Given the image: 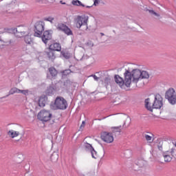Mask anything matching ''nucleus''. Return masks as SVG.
Masks as SVG:
<instances>
[{
    "mask_svg": "<svg viewBox=\"0 0 176 176\" xmlns=\"http://www.w3.org/2000/svg\"><path fill=\"white\" fill-rule=\"evenodd\" d=\"M124 78L123 79L120 76L116 75L114 80L120 89L126 90V89L131 87V85H133V83L137 85L141 79H148L149 73L146 71H141L139 69H135V67H134V65L131 64L125 69Z\"/></svg>",
    "mask_w": 176,
    "mask_h": 176,
    "instance_id": "obj_1",
    "label": "nucleus"
},
{
    "mask_svg": "<svg viewBox=\"0 0 176 176\" xmlns=\"http://www.w3.org/2000/svg\"><path fill=\"white\" fill-rule=\"evenodd\" d=\"M145 107L150 112H152L153 109H160L163 107V98L159 94L155 95L153 99L148 98L145 100Z\"/></svg>",
    "mask_w": 176,
    "mask_h": 176,
    "instance_id": "obj_2",
    "label": "nucleus"
},
{
    "mask_svg": "<svg viewBox=\"0 0 176 176\" xmlns=\"http://www.w3.org/2000/svg\"><path fill=\"white\" fill-rule=\"evenodd\" d=\"M37 118L41 122L46 123L53 119V113L50 110L42 109L38 112Z\"/></svg>",
    "mask_w": 176,
    "mask_h": 176,
    "instance_id": "obj_3",
    "label": "nucleus"
},
{
    "mask_svg": "<svg viewBox=\"0 0 176 176\" xmlns=\"http://www.w3.org/2000/svg\"><path fill=\"white\" fill-rule=\"evenodd\" d=\"M17 6V2L16 0L12 1L10 3H8L5 6L3 10L1 12L3 16H9V14H14L16 13V7Z\"/></svg>",
    "mask_w": 176,
    "mask_h": 176,
    "instance_id": "obj_4",
    "label": "nucleus"
},
{
    "mask_svg": "<svg viewBox=\"0 0 176 176\" xmlns=\"http://www.w3.org/2000/svg\"><path fill=\"white\" fill-rule=\"evenodd\" d=\"M175 148L173 146L169 145L168 149L162 153L164 162H166V163H170V162L173 160V158L175 157Z\"/></svg>",
    "mask_w": 176,
    "mask_h": 176,
    "instance_id": "obj_5",
    "label": "nucleus"
},
{
    "mask_svg": "<svg viewBox=\"0 0 176 176\" xmlns=\"http://www.w3.org/2000/svg\"><path fill=\"white\" fill-rule=\"evenodd\" d=\"M54 105L55 107V109L64 110L67 109V107H68V103L64 98L58 96L55 100Z\"/></svg>",
    "mask_w": 176,
    "mask_h": 176,
    "instance_id": "obj_6",
    "label": "nucleus"
},
{
    "mask_svg": "<svg viewBox=\"0 0 176 176\" xmlns=\"http://www.w3.org/2000/svg\"><path fill=\"white\" fill-rule=\"evenodd\" d=\"M166 99L168 100L170 104L174 105L176 104V95H175V90L174 88H169L168 90L166 92Z\"/></svg>",
    "mask_w": 176,
    "mask_h": 176,
    "instance_id": "obj_7",
    "label": "nucleus"
},
{
    "mask_svg": "<svg viewBox=\"0 0 176 176\" xmlns=\"http://www.w3.org/2000/svg\"><path fill=\"white\" fill-rule=\"evenodd\" d=\"M16 36H17V38H23V36H25L26 35H28V34H30V29H28V28L25 27V26H18L16 28Z\"/></svg>",
    "mask_w": 176,
    "mask_h": 176,
    "instance_id": "obj_8",
    "label": "nucleus"
},
{
    "mask_svg": "<svg viewBox=\"0 0 176 176\" xmlns=\"http://www.w3.org/2000/svg\"><path fill=\"white\" fill-rule=\"evenodd\" d=\"M76 27L77 28L85 27L84 30H87L89 28L87 26V19L85 17L78 16L76 19Z\"/></svg>",
    "mask_w": 176,
    "mask_h": 176,
    "instance_id": "obj_9",
    "label": "nucleus"
},
{
    "mask_svg": "<svg viewBox=\"0 0 176 176\" xmlns=\"http://www.w3.org/2000/svg\"><path fill=\"white\" fill-rule=\"evenodd\" d=\"M43 31H45V25L43 23L39 22L36 23L35 25L34 36H37L38 38H40Z\"/></svg>",
    "mask_w": 176,
    "mask_h": 176,
    "instance_id": "obj_10",
    "label": "nucleus"
},
{
    "mask_svg": "<svg viewBox=\"0 0 176 176\" xmlns=\"http://www.w3.org/2000/svg\"><path fill=\"white\" fill-rule=\"evenodd\" d=\"M101 139L107 144H112L113 142V135L109 132H103L101 135Z\"/></svg>",
    "mask_w": 176,
    "mask_h": 176,
    "instance_id": "obj_11",
    "label": "nucleus"
},
{
    "mask_svg": "<svg viewBox=\"0 0 176 176\" xmlns=\"http://www.w3.org/2000/svg\"><path fill=\"white\" fill-rule=\"evenodd\" d=\"M52 30H47L44 32L43 35L41 36V39L45 45H47V41L52 39Z\"/></svg>",
    "mask_w": 176,
    "mask_h": 176,
    "instance_id": "obj_12",
    "label": "nucleus"
},
{
    "mask_svg": "<svg viewBox=\"0 0 176 176\" xmlns=\"http://www.w3.org/2000/svg\"><path fill=\"white\" fill-rule=\"evenodd\" d=\"M49 50L54 52H61V44L58 43H53L49 46Z\"/></svg>",
    "mask_w": 176,
    "mask_h": 176,
    "instance_id": "obj_13",
    "label": "nucleus"
},
{
    "mask_svg": "<svg viewBox=\"0 0 176 176\" xmlns=\"http://www.w3.org/2000/svg\"><path fill=\"white\" fill-rule=\"evenodd\" d=\"M47 101V96L43 95L38 99L39 107H45L46 105V102Z\"/></svg>",
    "mask_w": 176,
    "mask_h": 176,
    "instance_id": "obj_14",
    "label": "nucleus"
},
{
    "mask_svg": "<svg viewBox=\"0 0 176 176\" xmlns=\"http://www.w3.org/2000/svg\"><path fill=\"white\" fill-rule=\"evenodd\" d=\"M45 53L48 58H50V60H54V58H56V53L52 50H49L48 48V50L46 51Z\"/></svg>",
    "mask_w": 176,
    "mask_h": 176,
    "instance_id": "obj_15",
    "label": "nucleus"
},
{
    "mask_svg": "<svg viewBox=\"0 0 176 176\" xmlns=\"http://www.w3.org/2000/svg\"><path fill=\"white\" fill-rule=\"evenodd\" d=\"M8 135L9 137H10V138H16V137H19V135H20V132L14 130H10L8 132Z\"/></svg>",
    "mask_w": 176,
    "mask_h": 176,
    "instance_id": "obj_16",
    "label": "nucleus"
},
{
    "mask_svg": "<svg viewBox=\"0 0 176 176\" xmlns=\"http://www.w3.org/2000/svg\"><path fill=\"white\" fill-rule=\"evenodd\" d=\"M60 54L63 56V57H64V58H66V60H68V58H71V54H69V52H68V51L66 50H63L60 52Z\"/></svg>",
    "mask_w": 176,
    "mask_h": 176,
    "instance_id": "obj_17",
    "label": "nucleus"
},
{
    "mask_svg": "<svg viewBox=\"0 0 176 176\" xmlns=\"http://www.w3.org/2000/svg\"><path fill=\"white\" fill-rule=\"evenodd\" d=\"M24 36L25 43H27L28 45H31V43H32V38H31V34H30L29 33Z\"/></svg>",
    "mask_w": 176,
    "mask_h": 176,
    "instance_id": "obj_18",
    "label": "nucleus"
},
{
    "mask_svg": "<svg viewBox=\"0 0 176 176\" xmlns=\"http://www.w3.org/2000/svg\"><path fill=\"white\" fill-rule=\"evenodd\" d=\"M144 138L150 144H152V142H153L154 139H153V135L152 133H150L149 135H145Z\"/></svg>",
    "mask_w": 176,
    "mask_h": 176,
    "instance_id": "obj_19",
    "label": "nucleus"
},
{
    "mask_svg": "<svg viewBox=\"0 0 176 176\" xmlns=\"http://www.w3.org/2000/svg\"><path fill=\"white\" fill-rule=\"evenodd\" d=\"M49 72L52 77L57 76V70L54 67H50Z\"/></svg>",
    "mask_w": 176,
    "mask_h": 176,
    "instance_id": "obj_20",
    "label": "nucleus"
},
{
    "mask_svg": "<svg viewBox=\"0 0 176 176\" xmlns=\"http://www.w3.org/2000/svg\"><path fill=\"white\" fill-rule=\"evenodd\" d=\"M72 3L74 6H82V8L85 6V4L82 3L79 0H72Z\"/></svg>",
    "mask_w": 176,
    "mask_h": 176,
    "instance_id": "obj_21",
    "label": "nucleus"
},
{
    "mask_svg": "<svg viewBox=\"0 0 176 176\" xmlns=\"http://www.w3.org/2000/svg\"><path fill=\"white\" fill-rule=\"evenodd\" d=\"M84 148L85 151H89V152H91L94 149L93 146L87 142L84 143Z\"/></svg>",
    "mask_w": 176,
    "mask_h": 176,
    "instance_id": "obj_22",
    "label": "nucleus"
},
{
    "mask_svg": "<svg viewBox=\"0 0 176 176\" xmlns=\"http://www.w3.org/2000/svg\"><path fill=\"white\" fill-rule=\"evenodd\" d=\"M67 28V25L64 23H58L57 25V29L60 31H64Z\"/></svg>",
    "mask_w": 176,
    "mask_h": 176,
    "instance_id": "obj_23",
    "label": "nucleus"
},
{
    "mask_svg": "<svg viewBox=\"0 0 176 176\" xmlns=\"http://www.w3.org/2000/svg\"><path fill=\"white\" fill-rule=\"evenodd\" d=\"M157 148L159 149V151H163V140L159 139L157 140Z\"/></svg>",
    "mask_w": 176,
    "mask_h": 176,
    "instance_id": "obj_24",
    "label": "nucleus"
},
{
    "mask_svg": "<svg viewBox=\"0 0 176 176\" xmlns=\"http://www.w3.org/2000/svg\"><path fill=\"white\" fill-rule=\"evenodd\" d=\"M63 32H65V34H66L67 35H72V30H71V29L68 28V26H66Z\"/></svg>",
    "mask_w": 176,
    "mask_h": 176,
    "instance_id": "obj_25",
    "label": "nucleus"
},
{
    "mask_svg": "<svg viewBox=\"0 0 176 176\" xmlns=\"http://www.w3.org/2000/svg\"><path fill=\"white\" fill-rule=\"evenodd\" d=\"M16 93H17V94L20 93V89H19L16 88V87L12 88V89H11L10 91V94H16Z\"/></svg>",
    "mask_w": 176,
    "mask_h": 176,
    "instance_id": "obj_26",
    "label": "nucleus"
},
{
    "mask_svg": "<svg viewBox=\"0 0 176 176\" xmlns=\"http://www.w3.org/2000/svg\"><path fill=\"white\" fill-rule=\"evenodd\" d=\"M90 152L94 159H97L98 157V154H97V151H94V148L92 149Z\"/></svg>",
    "mask_w": 176,
    "mask_h": 176,
    "instance_id": "obj_27",
    "label": "nucleus"
},
{
    "mask_svg": "<svg viewBox=\"0 0 176 176\" xmlns=\"http://www.w3.org/2000/svg\"><path fill=\"white\" fill-rule=\"evenodd\" d=\"M111 129H112L113 131H116L117 133H120V129H122V126H113Z\"/></svg>",
    "mask_w": 176,
    "mask_h": 176,
    "instance_id": "obj_28",
    "label": "nucleus"
},
{
    "mask_svg": "<svg viewBox=\"0 0 176 176\" xmlns=\"http://www.w3.org/2000/svg\"><path fill=\"white\" fill-rule=\"evenodd\" d=\"M51 160L52 161H57L58 160V154H52L51 156Z\"/></svg>",
    "mask_w": 176,
    "mask_h": 176,
    "instance_id": "obj_29",
    "label": "nucleus"
},
{
    "mask_svg": "<svg viewBox=\"0 0 176 176\" xmlns=\"http://www.w3.org/2000/svg\"><path fill=\"white\" fill-rule=\"evenodd\" d=\"M45 20L46 21H50V23H53V21H54V18L50 16V17H47Z\"/></svg>",
    "mask_w": 176,
    "mask_h": 176,
    "instance_id": "obj_30",
    "label": "nucleus"
},
{
    "mask_svg": "<svg viewBox=\"0 0 176 176\" xmlns=\"http://www.w3.org/2000/svg\"><path fill=\"white\" fill-rule=\"evenodd\" d=\"M28 89H26V90H21L20 89V93H21L22 94H24L25 96V94H28Z\"/></svg>",
    "mask_w": 176,
    "mask_h": 176,
    "instance_id": "obj_31",
    "label": "nucleus"
},
{
    "mask_svg": "<svg viewBox=\"0 0 176 176\" xmlns=\"http://www.w3.org/2000/svg\"><path fill=\"white\" fill-rule=\"evenodd\" d=\"M85 126H86V122L82 121L80 127V129H85Z\"/></svg>",
    "mask_w": 176,
    "mask_h": 176,
    "instance_id": "obj_32",
    "label": "nucleus"
},
{
    "mask_svg": "<svg viewBox=\"0 0 176 176\" xmlns=\"http://www.w3.org/2000/svg\"><path fill=\"white\" fill-rule=\"evenodd\" d=\"M98 3H100V1H98V0H94V6H97V5H98Z\"/></svg>",
    "mask_w": 176,
    "mask_h": 176,
    "instance_id": "obj_33",
    "label": "nucleus"
},
{
    "mask_svg": "<svg viewBox=\"0 0 176 176\" xmlns=\"http://www.w3.org/2000/svg\"><path fill=\"white\" fill-rule=\"evenodd\" d=\"M150 13H152L153 14H155V16H159V14H157V13H156L155 11L153 10H150L149 11Z\"/></svg>",
    "mask_w": 176,
    "mask_h": 176,
    "instance_id": "obj_34",
    "label": "nucleus"
},
{
    "mask_svg": "<svg viewBox=\"0 0 176 176\" xmlns=\"http://www.w3.org/2000/svg\"><path fill=\"white\" fill-rule=\"evenodd\" d=\"M91 76H93V78H94V80H98V77L97 76H96V75H92Z\"/></svg>",
    "mask_w": 176,
    "mask_h": 176,
    "instance_id": "obj_35",
    "label": "nucleus"
},
{
    "mask_svg": "<svg viewBox=\"0 0 176 176\" xmlns=\"http://www.w3.org/2000/svg\"><path fill=\"white\" fill-rule=\"evenodd\" d=\"M36 2H38L39 3H41V2H43V0H36Z\"/></svg>",
    "mask_w": 176,
    "mask_h": 176,
    "instance_id": "obj_36",
    "label": "nucleus"
},
{
    "mask_svg": "<svg viewBox=\"0 0 176 176\" xmlns=\"http://www.w3.org/2000/svg\"><path fill=\"white\" fill-rule=\"evenodd\" d=\"M60 3L62 5H65V2H63V1H60Z\"/></svg>",
    "mask_w": 176,
    "mask_h": 176,
    "instance_id": "obj_37",
    "label": "nucleus"
},
{
    "mask_svg": "<svg viewBox=\"0 0 176 176\" xmlns=\"http://www.w3.org/2000/svg\"><path fill=\"white\" fill-rule=\"evenodd\" d=\"M86 8H91V6H87Z\"/></svg>",
    "mask_w": 176,
    "mask_h": 176,
    "instance_id": "obj_38",
    "label": "nucleus"
},
{
    "mask_svg": "<svg viewBox=\"0 0 176 176\" xmlns=\"http://www.w3.org/2000/svg\"><path fill=\"white\" fill-rule=\"evenodd\" d=\"M101 35H102V36H103V35H104V33H101Z\"/></svg>",
    "mask_w": 176,
    "mask_h": 176,
    "instance_id": "obj_39",
    "label": "nucleus"
},
{
    "mask_svg": "<svg viewBox=\"0 0 176 176\" xmlns=\"http://www.w3.org/2000/svg\"><path fill=\"white\" fill-rule=\"evenodd\" d=\"M68 71V72H71V70H67Z\"/></svg>",
    "mask_w": 176,
    "mask_h": 176,
    "instance_id": "obj_40",
    "label": "nucleus"
}]
</instances>
